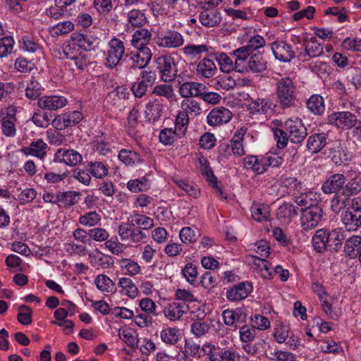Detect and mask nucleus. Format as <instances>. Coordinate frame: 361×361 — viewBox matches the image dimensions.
<instances>
[{"mask_svg": "<svg viewBox=\"0 0 361 361\" xmlns=\"http://www.w3.org/2000/svg\"><path fill=\"white\" fill-rule=\"evenodd\" d=\"M252 218L259 222L267 221L270 216V207L264 203L254 202L251 207Z\"/></svg>", "mask_w": 361, "mask_h": 361, "instance_id": "obj_36", "label": "nucleus"}, {"mask_svg": "<svg viewBox=\"0 0 361 361\" xmlns=\"http://www.w3.org/2000/svg\"><path fill=\"white\" fill-rule=\"evenodd\" d=\"M97 288L102 292H111L115 286L111 279L104 274L98 275L94 280Z\"/></svg>", "mask_w": 361, "mask_h": 361, "instance_id": "obj_51", "label": "nucleus"}, {"mask_svg": "<svg viewBox=\"0 0 361 361\" xmlns=\"http://www.w3.org/2000/svg\"><path fill=\"white\" fill-rule=\"evenodd\" d=\"M25 92L27 98L35 99L38 98L42 93V86L37 80L32 79L27 83Z\"/></svg>", "mask_w": 361, "mask_h": 361, "instance_id": "obj_63", "label": "nucleus"}, {"mask_svg": "<svg viewBox=\"0 0 361 361\" xmlns=\"http://www.w3.org/2000/svg\"><path fill=\"white\" fill-rule=\"evenodd\" d=\"M118 157L126 165H133L142 162L138 153L127 149L120 150Z\"/></svg>", "mask_w": 361, "mask_h": 361, "instance_id": "obj_46", "label": "nucleus"}, {"mask_svg": "<svg viewBox=\"0 0 361 361\" xmlns=\"http://www.w3.org/2000/svg\"><path fill=\"white\" fill-rule=\"evenodd\" d=\"M352 172L351 176L354 175L345 185L342 191V195L345 197H350L358 194L361 191V173L357 171Z\"/></svg>", "mask_w": 361, "mask_h": 361, "instance_id": "obj_27", "label": "nucleus"}, {"mask_svg": "<svg viewBox=\"0 0 361 361\" xmlns=\"http://www.w3.org/2000/svg\"><path fill=\"white\" fill-rule=\"evenodd\" d=\"M189 122L188 115L185 112H179L175 121V130L177 136L182 137L185 134L187 126Z\"/></svg>", "mask_w": 361, "mask_h": 361, "instance_id": "obj_52", "label": "nucleus"}, {"mask_svg": "<svg viewBox=\"0 0 361 361\" xmlns=\"http://www.w3.org/2000/svg\"><path fill=\"white\" fill-rule=\"evenodd\" d=\"M252 258L260 276L265 279H271L273 277V271L271 270V263L264 259L256 256H252Z\"/></svg>", "mask_w": 361, "mask_h": 361, "instance_id": "obj_41", "label": "nucleus"}, {"mask_svg": "<svg viewBox=\"0 0 361 361\" xmlns=\"http://www.w3.org/2000/svg\"><path fill=\"white\" fill-rule=\"evenodd\" d=\"M152 94L159 97H164L169 102L175 100V93L171 85H158L153 89Z\"/></svg>", "mask_w": 361, "mask_h": 361, "instance_id": "obj_50", "label": "nucleus"}, {"mask_svg": "<svg viewBox=\"0 0 361 361\" xmlns=\"http://www.w3.org/2000/svg\"><path fill=\"white\" fill-rule=\"evenodd\" d=\"M360 120L357 116L348 111H336L329 114L326 118L328 124L334 126L338 128L351 129L355 128Z\"/></svg>", "mask_w": 361, "mask_h": 361, "instance_id": "obj_5", "label": "nucleus"}, {"mask_svg": "<svg viewBox=\"0 0 361 361\" xmlns=\"http://www.w3.org/2000/svg\"><path fill=\"white\" fill-rule=\"evenodd\" d=\"M219 347L206 342L202 347V352L207 355L209 361H218Z\"/></svg>", "mask_w": 361, "mask_h": 361, "instance_id": "obj_64", "label": "nucleus"}, {"mask_svg": "<svg viewBox=\"0 0 361 361\" xmlns=\"http://www.w3.org/2000/svg\"><path fill=\"white\" fill-rule=\"evenodd\" d=\"M271 49L275 58L281 61L289 62L295 58V51L291 46L283 40H276L271 43Z\"/></svg>", "mask_w": 361, "mask_h": 361, "instance_id": "obj_12", "label": "nucleus"}, {"mask_svg": "<svg viewBox=\"0 0 361 361\" xmlns=\"http://www.w3.org/2000/svg\"><path fill=\"white\" fill-rule=\"evenodd\" d=\"M328 247L330 251H338L345 240V231L341 228L327 230Z\"/></svg>", "mask_w": 361, "mask_h": 361, "instance_id": "obj_26", "label": "nucleus"}, {"mask_svg": "<svg viewBox=\"0 0 361 361\" xmlns=\"http://www.w3.org/2000/svg\"><path fill=\"white\" fill-rule=\"evenodd\" d=\"M73 61H74L75 66L80 71L85 70L90 64H92L90 56L85 51H81L78 54H75L73 57Z\"/></svg>", "mask_w": 361, "mask_h": 361, "instance_id": "obj_60", "label": "nucleus"}, {"mask_svg": "<svg viewBox=\"0 0 361 361\" xmlns=\"http://www.w3.org/2000/svg\"><path fill=\"white\" fill-rule=\"evenodd\" d=\"M346 181L345 176L342 173H334L328 178L322 185L324 194L338 193L343 189Z\"/></svg>", "mask_w": 361, "mask_h": 361, "instance_id": "obj_16", "label": "nucleus"}, {"mask_svg": "<svg viewBox=\"0 0 361 361\" xmlns=\"http://www.w3.org/2000/svg\"><path fill=\"white\" fill-rule=\"evenodd\" d=\"M182 274L189 283L194 285L198 275L197 267L192 263H187L182 269Z\"/></svg>", "mask_w": 361, "mask_h": 361, "instance_id": "obj_58", "label": "nucleus"}, {"mask_svg": "<svg viewBox=\"0 0 361 361\" xmlns=\"http://www.w3.org/2000/svg\"><path fill=\"white\" fill-rule=\"evenodd\" d=\"M80 192L76 191H66L57 192V201L59 207L69 208L78 202Z\"/></svg>", "mask_w": 361, "mask_h": 361, "instance_id": "obj_37", "label": "nucleus"}, {"mask_svg": "<svg viewBox=\"0 0 361 361\" xmlns=\"http://www.w3.org/2000/svg\"><path fill=\"white\" fill-rule=\"evenodd\" d=\"M312 243L314 250L318 253H324L329 250L327 229L317 230L312 238Z\"/></svg>", "mask_w": 361, "mask_h": 361, "instance_id": "obj_28", "label": "nucleus"}, {"mask_svg": "<svg viewBox=\"0 0 361 361\" xmlns=\"http://www.w3.org/2000/svg\"><path fill=\"white\" fill-rule=\"evenodd\" d=\"M199 20L202 25L213 27L220 24L221 15L216 9L204 8L199 14Z\"/></svg>", "mask_w": 361, "mask_h": 361, "instance_id": "obj_18", "label": "nucleus"}, {"mask_svg": "<svg viewBox=\"0 0 361 361\" xmlns=\"http://www.w3.org/2000/svg\"><path fill=\"white\" fill-rule=\"evenodd\" d=\"M328 133H314L309 136L307 140V148L312 153L321 152L327 145Z\"/></svg>", "mask_w": 361, "mask_h": 361, "instance_id": "obj_19", "label": "nucleus"}, {"mask_svg": "<svg viewBox=\"0 0 361 361\" xmlns=\"http://www.w3.org/2000/svg\"><path fill=\"white\" fill-rule=\"evenodd\" d=\"M305 52H300L298 57H317L323 54V46L319 43L314 38H311L310 40L304 44Z\"/></svg>", "mask_w": 361, "mask_h": 361, "instance_id": "obj_39", "label": "nucleus"}, {"mask_svg": "<svg viewBox=\"0 0 361 361\" xmlns=\"http://www.w3.org/2000/svg\"><path fill=\"white\" fill-rule=\"evenodd\" d=\"M135 53L132 54L130 59L133 61L132 68H143L148 65L152 59V52L149 48H136Z\"/></svg>", "mask_w": 361, "mask_h": 361, "instance_id": "obj_24", "label": "nucleus"}, {"mask_svg": "<svg viewBox=\"0 0 361 361\" xmlns=\"http://www.w3.org/2000/svg\"><path fill=\"white\" fill-rule=\"evenodd\" d=\"M329 154L331 160L336 166L345 164L349 161L347 148L343 147L341 143H337L330 148Z\"/></svg>", "mask_w": 361, "mask_h": 361, "instance_id": "obj_30", "label": "nucleus"}, {"mask_svg": "<svg viewBox=\"0 0 361 361\" xmlns=\"http://www.w3.org/2000/svg\"><path fill=\"white\" fill-rule=\"evenodd\" d=\"M284 127L288 133L290 141L295 144H300L304 141L307 135V128L301 119L289 118L284 123Z\"/></svg>", "mask_w": 361, "mask_h": 361, "instance_id": "obj_7", "label": "nucleus"}, {"mask_svg": "<svg viewBox=\"0 0 361 361\" xmlns=\"http://www.w3.org/2000/svg\"><path fill=\"white\" fill-rule=\"evenodd\" d=\"M54 161L63 163L70 166H75L82 163V157L73 149L63 147L56 150Z\"/></svg>", "mask_w": 361, "mask_h": 361, "instance_id": "obj_10", "label": "nucleus"}, {"mask_svg": "<svg viewBox=\"0 0 361 361\" xmlns=\"http://www.w3.org/2000/svg\"><path fill=\"white\" fill-rule=\"evenodd\" d=\"M122 269L126 270L130 276H134L140 271V265L131 259L123 258L119 262Z\"/></svg>", "mask_w": 361, "mask_h": 361, "instance_id": "obj_62", "label": "nucleus"}, {"mask_svg": "<svg viewBox=\"0 0 361 361\" xmlns=\"http://www.w3.org/2000/svg\"><path fill=\"white\" fill-rule=\"evenodd\" d=\"M185 355L189 357L200 359L201 357L202 348L200 345L191 340L185 341Z\"/></svg>", "mask_w": 361, "mask_h": 361, "instance_id": "obj_59", "label": "nucleus"}, {"mask_svg": "<svg viewBox=\"0 0 361 361\" xmlns=\"http://www.w3.org/2000/svg\"><path fill=\"white\" fill-rule=\"evenodd\" d=\"M184 39L182 35L177 31H169L166 35L158 37L157 44L159 47L176 48L183 44Z\"/></svg>", "mask_w": 361, "mask_h": 361, "instance_id": "obj_22", "label": "nucleus"}, {"mask_svg": "<svg viewBox=\"0 0 361 361\" xmlns=\"http://www.w3.org/2000/svg\"><path fill=\"white\" fill-rule=\"evenodd\" d=\"M344 252L350 258H361V238L360 235H353L345 243Z\"/></svg>", "mask_w": 361, "mask_h": 361, "instance_id": "obj_29", "label": "nucleus"}, {"mask_svg": "<svg viewBox=\"0 0 361 361\" xmlns=\"http://www.w3.org/2000/svg\"><path fill=\"white\" fill-rule=\"evenodd\" d=\"M125 56V46L123 41L114 37L108 43L105 64L110 68L116 67Z\"/></svg>", "mask_w": 361, "mask_h": 361, "instance_id": "obj_6", "label": "nucleus"}, {"mask_svg": "<svg viewBox=\"0 0 361 361\" xmlns=\"http://www.w3.org/2000/svg\"><path fill=\"white\" fill-rule=\"evenodd\" d=\"M189 310L188 305L180 301H173L168 303L163 310L164 316L170 321L180 319Z\"/></svg>", "mask_w": 361, "mask_h": 361, "instance_id": "obj_14", "label": "nucleus"}, {"mask_svg": "<svg viewBox=\"0 0 361 361\" xmlns=\"http://www.w3.org/2000/svg\"><path fill=\"white\" fill-rule=\"evenodd\" d=\"M232 113L228 109L219 106L214 108L207 115V123L211 126H216L226 123L232 118Z\"/></svg>", "mask_w": 361, "mask_h": 361, "instance_id": "obj_15", "label": "nucleus"}, {"mask_svg": "<svg viewBox=\"0 0 361 361\" xmlns=\"http://www.w3.org/2000/svg\"><path fill=\"white\" fill-rule=\"evenodd\" d=\"M152 38V32L145 28L137 30L133 35L131 44L134 48L147 47Z\"/></svg>", "mask_w": 361, "mask_h": 361, "instance_id": "obj_31", "label": "nucleus"}, {"mask_svg": "<svg viewBox=\"0 0 361 361\" xmlns=\"http://www.w3.org/2000/svg\"><path fill=\"white\" fill-rule=\"evenodd\" d=\"M212 59H203L197 64V73L204 78H210L215 75L216 67Z\"/></svg>", "mask_w": 361, "mask_h": 361, "instance_id": "obj_34", "label": "nucleus"}, {"mask_svg": "<svg viewBox=\"0 0 361 361\" xmlns=\"http://www.w3.org/2000/svg\"><path fill=\"white\" fill-rule=\"evenodd\" d=\"M209 47L206 44H188L183 48V53L185 55L190 57H197L201 54L207 52Z\"/></svg>", "mask_w": 361, "mask_h": 361, "instance_id": "obj_56", "label": "nucleus"}, {"mask_svg": "<svg viewBox=\"0 0 361 361\" xmlns=\"http://www.w3.org/2000/svg\"><path fill=\"white\" fill-rule=\"evenodd\" d=\"M244 167L247 170H252L257 174H262L266 171V164L262 157L257 156H247L243 160Z\"/></svg>", "mask_w": 361, "mask_h": 361, "instance_id": "obj_33", "label": "nucleus"}, {"mask_svg": "<svg viewBox=\"0 0 361 361\" xmlns=\"http://www.w3.org/2000/svg\"><path fill=\"white\" fill-rule=\"evenodd\" d=\"M118 233L123 241H127L130 243H140L146 238V235L143 231L133 227L127 222L122 223L118 226Z\"/></svg>", "mask_w": 361, "mask_h": 361, "instance_id": "obj_9", "label": "nucleus"}, {"mask_svg": "<svg viewBox=\"0 0 361 361\" xmlns=\"http://www.w3.org/2000/svg\"><path fill=\"white\" fill-rule=\"evenodd\" d=\"M18 311L17 319L19 323L23 325L32 323L33 311L31 307L26 305H21L18 307Z\"/></svg>", "mask_w": 361, "mask_h": 361, "instance_id": "obj_54", "label": "nucleus"}, {"mask_svg": "<svg viewBox=\"0 0 361 361\" xmlns=\"http://www.w3.org/2000/svg\"><path fill=\"white\" fill-rule=\"evenodd\" d=\"M162 105L158 99L149 102L146 105L145 114L149 121H156L159 119L162 114Z\"/></svg>", "mask_w": 361, "mask_h": 361, "instance_id": "obj_44", "label": "nucleus"}, {"mask_svg": "<svg viewBox=\"0 0 361 361\" xmlns=\"http://www.w3.org/2000/svg\"><path fill=\"white\" fill-rule=\"evenodd\" d=\"M272 131L277 147L279 149L286 147L288 140H290L287 131L279 128H273Z\"/></svg>", "mask_w": 361, "mask_h": 361, "instance_id": "obj_61", "label": "nucleus"}, {"mask_svg": "<svg viewBox=\"0 0 361 361\" xmlns=\"http://www.w3.org/2000/svg\"><path fill=\"white\" fill-rule=\"evenodd\" d=\"M161 341L166 345H175L180 340V329L176 327H167L160 333Z\"/></svg>", "mask_w": 361, "mask_h": 361, "instance_id": "obj_40", "label": "nucleus"}, {"mask_svg": "<svg viewBox=\"0 0 361 361\" xmlns=\"http://www.w3.org/2000/svg\"><path fill=\"white\" fill-rule=\"evenodd\" d=\"M306 104L309 111L316 116H320L324 112V99L319 94L312 95L307 99Z\"/></svg>", "mask_w": 361, "mask_h": 361, "instance_id": "obj_38", "label": "nucleus"}, {"mask_svg": "<svg viewBox=\"0 0 361 361\" xmlns=\"http://www.w3.org/2000/svg\"><path fill=\"white\" fill-rule=\"evenodd\" d=\"M38 106L43 109L54 111L67 104V99L62 96H46L38 99Z\"/></svg>", "mask_w": 361, "mask_h": 361, "instance_id": "obj_21", "label": "nucleus"}, {"mask_svg": "<svg viewBox=\"0 0 361 361\" xmlns=\"http://www.w3.org/2000/svg\"><path fill=\"white\" fill-rule=\"evenodd\" d=\"M276 102L282 109L295 106L296 101V87L292 79L284 77L276 83Z\"/></svg>", "mask_w": 361, "mask_h": 361, "instance_id": "obj_1", "label": "nucleus"}, {"mask_svg": "<svg viewBox=\"0 0 361 361\" xmlns=\"http://www.w3.org/2000/svg\"><path fill=\"white\" fill-rule=\"evenodd\" d=\"M128 189L132 192L147 191L149 188L148 180L143 177L142 179L130 180L127 183Z\"/></svg>", "mask_w": 361, "mask_h": 361, "instance_id": "obj_55", "label": "nucleus"}, {"mask_svg": "<svg viewBox=\"0 0 361 361\" xmlns=\"http://www.w3.org/2000/svg\"><path fill=\"white\" fill-rule=\"evenodd\" d=\"M267 69V61L262 54L258 53L251 56L245 65V72L262 73Z\"/></svg>", "mask_w": 361, "mask_h": 361, "instance_id": "obj_25", "label": "nucleus"}, {"mask_svg": "<svg viewBox=\"0 0 361 361\" xmlns=\"http://www.w3.org/2000/svg\"><path fill=\"white\" fill-rule=\"evenodd\" d=\"M300 212V226L305 231L315 228L324 216L323 209L317 202L310 208L301 209Z\"/></svg>", "mask_w": 361, "mask_h": 361, "instance_id": "obj_3", "label": "nucleus"}, {"mask_svg": "<svg viewBox=\"0 0 361 361\" xmlns=\"http://www.w3.org/2000/svg\"><path fill=\"white\" fill-rule=\"evenodd\" d=\"M251 54V51L247 47L246 45L240 47L232 52L233 56L235 58V63L236 65L237 72H245V65L247 63L245 61Z\"/></svg>", "mask_w": 361, "mask_h": 361, "instance_id": "obj_32", "label": "nucleus"}, {"mask_svg": "<svg viewBox=\"0 0 361 361\" xmlns=\"http://www.w3.org/2000/svg\"><path fill=\"white\" fill-rule=\"evenodd\" d=\"M211 57L217 61L221 71L224 73H230L233 70L236 71L235 63L226 53H215L211 55Z\"/></svg>", "mask_w": 361, "mask_h": 361, "instance_id": "obj_35", "label": "nucleus"}, {"mask_svg": "<svg viewBox=\"0 0 361 361\" xmlns=\"http://www.w3.org/2000/svg\"><path fill=\"white\" fill-rule=\"evenodd\" d=\"M101 221L100 215L96 212H89L79 218V223L85 226H94Z\"/></svg>", "mask_w": 361, "mask_h": 361, "instance_id": "obj_57", "label": "nucleus"}, {"mask_svg": "<svg viewBox=\"0 0 361 361\" xmlns=\"http://www.w3.org/2000/svg\"><path fill=\"white\" fill-rule=\"evenodd\" d=\"M86 168L92 176L97 178L102 179L108 175L107 166L99 161L88 162Z\"/></svg>", "mask_w": 361, "mask_h": 361, "instance_id": "obj_42", "label": "nucleus"}, {"mask_svg": "<svg viewBox=\"0 0 361 361\" xmlns=\"http://www.w3.org/2000/svg\"><path fill=\"white\" fill-rule=\"evenodd\" d=\"M89 256L92 265L97 269H109L114 265V259L109 255L98 253L97 255L90 254Z\"/></svg>", "mask_w": 361, "mask_h": 361, "instance_id": "obj_45", "label": "nucleus"}, {"mask_svg": "<svg viewBox=\"0 0 361 361\" xmlns=\"http://www.w3.org/2000/svg\"><path fill=\"white\" fill-rule=\"evenodd\" d=\"M47 143L42 139H38L32 141L28 147H23L21 152L27 156L30 155L42 159L47 155Z\"/></svg>", "mask_w": 361, "mask_h": 361, "instance_id": "obj_23", "label": "nucleus"}, {"mask_svg": "<svg viewBox=\"0 0 361 361\" xmlns=\"http://www.w3.org/2000/svg\"><path fill=\"white\" fill-rule=\"evenodd\" d=\"M128 22L133 27H142L147 23L145 14L138 9H133L128 14Z\"/></svg>", "mask_w": 361, "mask_h": 361, "instance_id": "obj_43", "label": "nucleus"}, {"mask_svg": "<svg viewBox=\"0 0 361 361\" xmlns=\"http://www.w3.org/2000/svg\"><path fill=\"white\" fill-rule=\"evenodd\" d=\"M253 286L250 281L240 282L234 285L226 292V298L229 301H240L246 298L252 291Z\"/></svg>", "mask_w": 361, "mask_h": 361, "instance_id": "obj_11", "label": "nucleus"}, {"mask_svg": "<svg viewBox=\"0 0 361 361\" xmlns=\"http://www.w3.org/2000/svg\"><path fill=\"white\" fill-rule=\"evenodd\" d=\"M278 216L280 218L291 219L298 214V207L292 203H283L278 209Z\"/></svg>", "mask_w": 361, "mask_h": 361, "instance_id": "obj_53", "label": "nucleus"}, {"mask_svg": "<svg viewBox=\"0 0 361 361\" xmlns=\"http://www.w3.org/2000/svg\"><path fill=\"white\" fill-rule=\"evenodd\" d=\"M156 80V74L154 71H144L140 78L131 87V90L136 97H143L149 87H152Z\"/></svg>", "mask_w": 361, "mask_h": 361, "instance_id": "obj_8", "label": "nucleus"}, {"mask_svg": "<svg viewBox=\"0 0 361 361\" xmlns=\"http://www.w3.org/2000/svg\"><path fill=\"white\" fill-rule=\"evenodd\" d=\"M205 89V85L197 82H185L179 87V93L182 97L190 99V97H200Z\"/></svg>", "mask_w": 361, "mask_h": 361, "instance_id": "obj_20", "label": "nucleus"}, {"mask_svg": "<svg viewBox=\"0 0 361 361\" xmlns=\"http://www.w3.org/2000/svg\"><path fill=\"white\" fill-rule=\"evenodd\" d=\"M243 129L240 130H238L235 133L233 139L231 140V151L233 154L236 156H242L245 154V150L243 146V137L244 135V133H241Z\"/></svg>", "mask_w": 361, "mask_h": 361, "instance_id": "obj_49", "label": "nucleus"}, {"mask_svg": "<svg viewBox=\"0 0 361 361\" xmlns=\"http://www.w3.org/2000/svg\"><path fill=\"white\" fill-rule=\"evenodd\" d=\"M341 220L347 231H356L361 228V197L349 200V204L342 212Z\"/></svg>", "mask_w": 361, "mask_h": 361, "instance_id": "obj_2", "label": "nucleus"}, {"mask_svg": "<svg viewBox=\"0 0 361 361\" xmlns=\"http://www.w3.org/2000/svg\"><path fill=\"white\" fill-rule=\"evenodd\" d=\"M15 114L16 111L11 107L6 109V114H0L2 133L7 137H13L16 135V129L15 122L16 118Z\"/></svg>", "mask_w": 361, "mask_h": 361, "instance_id": "obj_17", "label": "nucleus"}, {"mask_svg": "<svg viewBox=\"0 0 361 361\" xmlns=\"http://www.w3.org/2000/svg\"><path fill=\"white\" fill-rule=\"evenodd\" d=\"M71 41L73 46L78 47L85 51L94 50L99 44L97 37L77 32L71 34Z\"/></svg>", "mask_w": 361, "mask_h": 361, "instance_id": "obj_13", "label": "nucleus"}, {"mask_svg": "<svg viewBox=\"0 0 361 361\" xmlns=\"http://www.w3.org/2000/svg\"><path fill=\"white\" fill-rule=\"evenodd\" d=\"M281 185L290 190L300 192L304 190L303 183L296 177L283 176L281 179Z\"/></svg>", "mask_w": 361, "mask_h": 361, "instance_id": "obj_48", "label": "nucleus"}, {"mask_svg": "<svg viewBox=\"0 0 361 361\" xmlns=\"http://www.w3.org/2000/svg\"><path fill=\"white\" fill-rule=\"evenodd\" d=\"M118 287L126 291V294L131 298H135L138 295V289L130 279L122 277L119 279Z\"/></svg>", "mask_w": 361, "mask_h": 361, "instance_id": "obj_47", "label": "nucleus"}, {"mask_svg": "<svg viewBox=\"0 0 361 361\" xmlns=\"http://www.w3.org/2000/svg\"><path fill=\"white\" fill-rule=\"evenodd\" d=\"M156 63L161 80L166 82L173 81L178 73L174 59L170 55H163L157 59Z\"/></svg>", "mask_w": 361, "mask_h": 361, "instance_id": "obj_4", "label": "nucleus"}]
</instances>
